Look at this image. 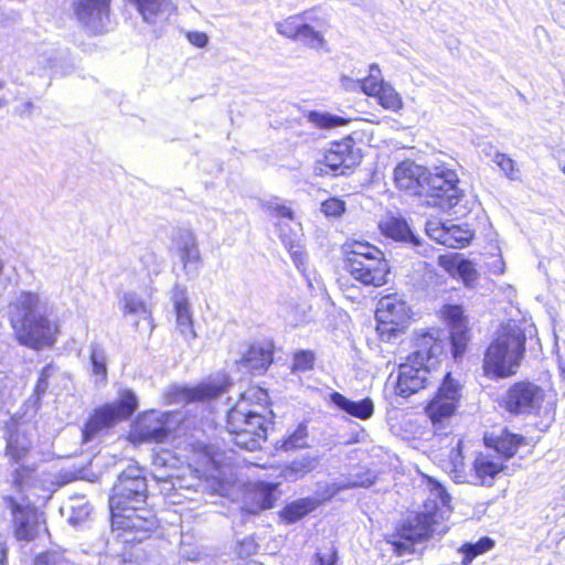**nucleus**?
<instances>
[{"label": "nucleus", "mask_w": 565, "mask_h": 565, "mask_svg": "<svg viewBox=\"0 0 565 565\" xmlns=\"http://www.w3.org/2000/svg\"><path fill=\"white\" fill-rule=\"evenodd\" d=\"M148 482L142 468L127 467L118 475L109 497L113 526L135 533L132 540L146 537L158 524L153 510L148 508Z\"/></svg>", "instance_id": "1"}, {"label": "nucleus", "mask_w": 565, "mask_h": 565, "mask_svg": "<svg viewBox=\"0 0 565 565\" xmlns=\"http://www.w3.org/2000/svg\"><path fill=\"white\" fill-rule=\"evenodd\" d=\"M394 182L399 190L425 196L427 205L443 211L457 206L463 195L455 170L445 167L428 169L412 160H404L395 167Z\"/></svg>", "instance_id": "2"}, {"label": "nucleus", "mask_w": 565, "mask_h": 565, "mask_svg": "<svg viewBox=\"0 0 565 565\" xmlns=\"http://www.w3.org/2000/svg\"><path fill=\"white\" fill-rule=\"evenodd\" d=\"M450 501L451 497L446 489L439 483L434 484L424 503V510L403 521L388 536L387 543L392 544L394 553L398 556L413 554L415 544L428 540L435 525L449 515Z\"/></svg>", "instance_id": "3"}, {"label": "nucleus", "mask_w": 565, "mask_h": 565, "mask_svg": "<svg viewBox=\"0 0 565 565\" xmlns=\"http://www.w3.org/2000/svg\"><path fill=\"white\" fill-rule=\"evenodd\" d=\"M431 330L417 334L415 338V350L407 358V361L399 365L398 375L395 381L394 392L404 398L416 394L425 388L428 383V374L446 355V343Z\"/></svg>", "instance_id": "4"}, {"label": "nucleus", "mask_w": 565, "mask_h": 565, "mask_svg": "<svg viewBox=\"0 0 565 565\" xmlns=\"http://www.w3.org/2000/svg\"><path fill=\"white\" fill-rule=\"evenodd\" d=\"M9 319L18 341L40 349L54 342L55 328L40 308V297L22 291L9 305Z\"/></svg>", "instance_id": "5"}, {"label": "nucleus", "mask_w": 565, "mask_h": 565, "mask_svg": "<svg viewBox=\"0 0 565 565\" xmlns=\"http://www.w3.org/2000/svg\"><path fill=\"white\" fill-rule=\"evenodd\" d=\"M526 335L516 323L501 326L483 355L484 375L492 380L518 373L525 354Z\"/></svg>", "instance_id": "6"}, {"label": "nucleus", "mask_w": 565, "mask_h": 565, "mask_svg": "<svg viewBox=\"0 0 565 565\" xmlns=\"http://www.w3.org/2000/svg\"><path fill=\"white\" fill-rule=\"evenodd\" d=\"M343 249V269L354 280L371 287H381L387 282L390 266L381 249L362 242L347 244Z\"/></svg>", "instance_id": "7"}, {"label": "nucleus", "mask_w": 565, "mask_h": 565, "mask_svg": "<svg viewBox=\"0 0 565 565\" xmlns=\"http://www.w3.org/2000/svg\"><path fill=\"white\" fill-rule=\"evenodd\" d=\"M137 408V395L130 390H124L115 402L106 403L93 411L82 430L83 443L92 441L103 431L128 419Z\"/></svg>", "instance_id": "8"}, {"label": "nucleus", "mask_w": 565, "mask_h": 565, "mask_svg": "<svg viewBox=\"0 0 565 565\" xmlns=\"http://www.w3.org/2000/svg\"><path fill=\"white\" fill-rule=\"evenodd\" d=\"M375 318L380 339L391 342L407 328L411 320V307L403 297L396 294L387 295L380 299Z\"/></svg>", "instance_id": "9"}, {"label": "nucleus", "mask_w": 565, "mask_h": 565, "mask_svg": "<svg viewBox=\"0 0 565 565\" xmlns=\"http://www.w3.org/2000/svg\"><path fill=\"white\" fill-rule=\"evenodd\" d=\"M362 159L360 149L354 148L352 138H347L340 142H333L323 156L313 167V173L318 177L323 175H347L360 164Z\"/></svg>", "instance_id": "10"}, {"label": "nucleus", "mask_w": 565, "mask_h": 565, "mask_svg": "<svg viewBox=\"0 0 565 565\" xmlns=\"http://www.w3.org/2000/svg\"><path fill=\"white\" fill-rule=\"evenodd\" d=\"M461 384L447 372L435 397L426 406V413L435 429H441L444 422L456 412L461 398Z\"/></svg>", "instance_id": "11"}, {"label": "nucleus", "mask_w": 565, "mask_h": 565, "mask_svg": "<svg viewBox=\"0 0 565 565\" xmlns=\"http://www.w3.org/2000/svg\"><path fill=\"white\" fill-rule=\"evenodd\" d=\"M545 399V391L537 384L520 381L509 387L502 397V405L513 415L536 413Z\"/></svg>", "instance_id": "12"}, {"label": "nucleus", "mask_w": 565, "mask_h": 565, "mask_svg": "<svg viewBox=\"0 0 565 565\" xmlns=\"http://www.w3.org/2000/svg\"><path fill=\"white\" fill-rule=\"evenodd\" d=\"M111 0H71L74 18L92 35L108 31Z\"/></svg>", "instance_id": "13"}, {"label": "nucleus", "mask_w": 565, "mask_h": 565, "mask_svg": "<svg viewBox=\"0 0 565 565\" xmlns=\"http://www.w3.org/2000/svg\"><path fill=\"white\" fill-rule=\"evenodd\" d=\"M232 385L228 376L217 374L207 382L200 383L196 386H171L166 393V399L170 404L203 402L216 398L228 390Z\"/></svg>", "instance_id": "14"}, {"label": "nucleus", "mask_w": 565, "mask_h": 565, "mask_svg": "<svg viewBox=\"0 0 565 565\" xmlns=\"http://www.w3.org/2000/svg\"><path fill=\"white\" fill-rule=\"evenodd\" d=\"M172 430V415L170 413L151 411L138 417L132 433L142 443H163Z\"/></svg>", "instance_id": "15"}, {"label": "nucleus", "mask_w": 565, "mask_h": 565, "mask_svg": "<svg viewBox=\"0 0 565 565\" xmlns=\"http://www.w3.org/2000/svg\"><path fill=\"white\" fill-rule=\"evenodd\" d=\"M443 316L449 327V344L454 359L461 358L470 341V329L463 308L460 305H446Z\"/></svg>", "instance_id": "16"}, {"label": "nucleus", "mask_w": 565, "mask_h": 565, "mask_svg": "<svg viewBox=\"0 0 565 565\" xmlns=\"http://www.w3.org/2000/svg\"><path fill=\"white\" fill-rule=\"evenodd\" d=\"M13 516L14 536L18 541H33L40 533L44 520L34 507L22 505L13 498L9 500Z\"/></svg>", "instance_id": "17"}, {"label": "nucleus", "mask_w": 565, "mask_h": 565, "mask_svg": "<svg viewBox=\"0 0 565 565\" xmlns=\"http://www.w3.org/2000/svg\"><path fill=\"white\" fill-rule=\"evenodd\" d=\"M175 248L188 278L198 277L202 267V257L195 235L188 230L180 231L175 238Z\"/></svg>", "instance_id": "18"}, {"label": "nucleus", "mask_w": 565, "mask_h": 565, "mask_svg": "<svg viewBox=\"0 0 565 565\" xmlns=\"http://www.w3.org/2000/svg\"><path fill=\"white\" fill-rule=\"evenodd\" d=\"M4 438L7 440V455L12 461L19 463L31 450L32 440L29 436L26 425L11 418L6 423Z\"/></svg>", "instance_id": "19"}, {"label": "nucleus", "mask_w": 565, "mask_h": 565, "mask_svg": "<svg viewBox=\"0 0 565 565\" xmlns=\"http://www.w3.org/2000/svg\"><path fill=\"white\" fill-rule=\"evenodd\" d=\"M273 424L267 420L265 415L256 408H247L245 403H237L227 413L226 427H242L246 431L268 430V426Z\"/></svg>", "instance_id": "20"}, {"label": "nucleus", "mask_w": 565, "mask_h": 565, "mask_svg": "<svg viewBox=\"0 0 565 565\" xmlns=\"http://www.w3.org/2000/svg\"><path fill=\"white\" fill-rule=\"evenodd\" d=\"M273 353L274 347L271 343H253L241 359L239 366L252 374L262 375L273 363Z\"/></svg>", "instance_id": "21"}, {"label": "nucleus", "mask_w": 565, "mask_h": 565, "mask_svg": "<svg viewBox=\"0 0 565 565\" xmlns=\"http://www.w3.org/2000/svg\"><path fill=\"white\" fill-rule=\"evenodd\" d=\"M149 24H161L169 20L177 7L172 0H128Z\"/></svg>", "instance_id": "22"}, {"label": "nucleus", "mask_w": 565, "mask_h": 565, "mask_svg": "<svg viewBox=\"0 0 565 565\" xmlns=\"http://www.w3.org/2000/svg\"><path fill=\"white\" fill-rule=\"evenodd\" d=\"M380 230L383 235L396 242L405 243L414 248L417 253H422V237L417 235L404 218L390 217L380 223ZM426 252V248L423 249Z\"/></svg>", "instance_id": "23"}, {"label": "nucleus", "mask_w": 565, "mask_h": 565, "mask_svg": "<svg viewBox=\"0 0 565 565\" xmlns=\"http://www.w3.org/2000/svg\"><path fill=\"white\" fill-rule=\"evenodd\" d=\"M321 461V456L303 454L287 462L281 469L279 476L287 482H297L315 471Z\"/></svg>", "instance_id": "24"}, {"label": "nucleus", "mask_w": 565, "mask_h": 565, "mask_svg": "<svg viewBox=\"0 0 565 565\" xmlns=\"http://www.w3.org/2000/svg\"><path fill=\"white\" fill-rule=\"evenodd\" d=\"M277 483L258 482L247 493L246 500L250 501L245 508L250 514H258L263 510L271 509L277 500Z\"/></svg>", "instance_id": "25"}, {"label": "nucleus", "mask_w": 565, "mask_h": 565, "mask_svg": "<svg viewBox=\"0 0 565 565\" xmlns=\"http://www.w3.org/2000/svg\"><path fill=\"white\" fill-rule=\"evenodd\" d=\"M330 402L338 409L361 420L371 418L374 413V403L370 397L351 401L339 392H332L330 394Z\"/></svg>", "instance_id": "26"}, {"label": "nucleus", "mask_w": 565, "mask_h": 565, "mask_svg": "<svg viewBox=\"0 0 565 565\" xmlns=\"http://www.w3.org/2000/svg\"><path fill=\"white\" fill-rule=\"evenodd\" d=\"M447 470L450 478L456 483H469L477 480L472 476V463L467 465L462 455V440L458 439L456 446H454L449 452V461Z\"/></svg>", "instance_id": "27"}, {"label": "nucleus", "mask_w": 565, "mask_h": 565, "mask_svg": "<svg viewBox=\"0 0 565 565\" xmlns=\"http://www.w3.org/2000/svg\"><path fill=\"white\" fill-rule=\"evenodd\" d=\"M503 470L502 463L494 461L489 455L479 454L472 461L473 486H491L494 478Z\"/></svg>", "instance_id": "28"}, {"label": "nucleus", "mask_w": 565, "mask_h": 565, "mask_svg": "<svg viewBox=\"0 0 565 565\" xmlns=\"http://www.w3.org/2000/svg\"><path fill=\"white\" fill-rule=\"evenodd\" d=\"M525 439L523 436L512 434L508 429H502L498 436L484 435V444L489 448H493L505 459L515 455L520 445H523Z\"/></svg>", "instance_id": "29"}, {"label": "nucleus", "mask_w": 565, "mask_h": 565, "mask_svg": "<svg viewBox=\"0 0 565 565\" xmlns=\"http://www.w3.org/2000/svg\"><path fill=\"white\" fill-rule=\"evenodd\" d=\"M231 441L241 449H245L248 451H254L259 449L262 443L267 439L266 430H257L256 431H246V428L242 427H226Z\"/></svg>", "instance_id": "30"}, {"label": "nucleus", "mask_w": 565, "mask_h": 565, "mask_svg": "<svg viewBox=\"0 0 565 565\" xmlns=\"http://www.w3.org/2000/svg\"><path fill=\"white\" fill-rule=\"evenodd\" d=\"M320 501L313 497H306L288 503L281 511L280 516L286 523L291 524L317 509Z\"/></svg>", "instance_id": "31"}, {"label": "nucleus", "mask_w": 565, "mask_h": 565, "mask_svg": "<svg viewBox=\"0 0 565 565\" xmlns=\"http://www.w3.org/2000/svg\"><path fill=\"white\" fill-rule=\"evenodd\" d=\"M472 237L473 233L470 230L452 225L450 227H443L436 239L444 245L460 248L469 244Z\"/></svg>", "instance_id": "32"}, {"label": "nucleus", "mask_w": 565, "mask_h": 565, "mask_svg": "<svg viewBox=\"0 0 565 565\" xmlns=\"http://www.w3.org/2000/svg\"><path fill=\"white\" fill-rule=\"evenodd\" d=\"M89 362L92 366V374L95 376L96 383L105 384L107 382V354L105 349L97 342H92L89 345Z\"/></svg>", "instance_id": "33"}, {"label": "nucleus", "mask_w": 565, "mask_h": 565, "mask_svg": "<svg viewBox=\"0 0 565 565\" xmlns=\"http://www.w3.org/2000/svg\"><path fill=\"white\" fill-rule=\"evenodd\" d=\"M279 237H280L284 246L288 249L295 266L300 271L303 273L306 270V265H307V255L303 252L302 246L300 245V241H299L298 236L296 234L292 236L287 235L281 232L279 234Z\"/></svg>", "instance_id": "34"}, {"label": "nucleus", "mask_w": 565, "mask_h": 565, "mask_svg": "<svg viewBox=\"0 0 565 565\" xmlns=\"http://www.w3.org/2000/svg\"><path fill=\"white\" fill-rule=\"evenodd\" d=\"M377 103L386 110L398 111L403 108V100L396 89L387 82L382 83V87L375 95Z\"/></svg>", "instance_id": "35"}, {"label": "nucleus", "mask_w": 565, "mask_h": 565, "mask_svg": "<svg viewBox=\"0 0 565 565\" xmlns=\"http://www.w3.org/2000/svg\"><path fill=\"white\" fill-rule=\"evenodd\" d=\"M308 426L306 423H300L292 433L286 436L279 446L285 451L300 449L308 447Z\"/></svg>", "instance_id": "36"}, {"label": "nucleus", "mask_w": 565, "mask_h": 565, "mask_svg": "<svg viewBox=\"0 0 565 565\" xmlns=\"http://www.w3.org/2000/svg\"><path fill=\"white\" fill-rule=\"evenodd\" d=\"M360 89L365 95L375 97L382 87V83H385V81L381 77V68L379 64L372 63L370 65L369 75L365 78L360 79Z\"/></svg>", "instance_id": "37"}, {"label": "nucleus", "mask_w": 565, "mask_h": 565, "mask_svg": "<svg viewBox=\"0 0 565 565\" xmlns=\"http://www.w3.org/2000/svg\"><path fill=\"white\" fill-rule=\"evenodd\" d=\"M157 480L160 493L166 498L178 495V490L183 488L182 479L174 475H160L158 471L152 472Z\"/></svg>", "instance_id": "38"}, {"label": "nucleus", "mask_w": 565, "mask_h": 565, "mask_svg": "<svg viewBox=\"0 0 565 565\" xmlns=\"http://www.w3.org/2000/svg\"><path fill=\"white\" fill-rule=\"evenodd\" d=\"M307 119L315 126L322 129L339 127L347 124V119L341 116L332 115L329 113H321L318 110H310L307 114Z\"/></svg>", "instance_id": "39"}, {"label": "nucleus", "mask_w": 565, "mask_h": 565, "mask_svg": "<svg viewBox=\"0 0 565 565\" xmlns=\"http://www.w3.org/2000/svg\"><path fill=\"white\" fill-rule=\"evenodd\" d=\"M177 316V326L180 333L184 337L186 341L194 340L196 338V333L193 329V320L190 308H181L175 310Z\"/></svg>", "instance_id": "40"}, {"label": "nucleus", "mask_w": 565, "mask_h": 565, "mask_svg": "<svg viewBox=\"0 0 565 565\" xmlns=\"http://www.w3.org/2000/svg\"><path fill=\"white\" fill-rule=\"evenodd\" d=\"M121 302H124L126 315H138L145 318L149 316L146 302L136 292H126Z\"/></svg>", "instance_id": "41"}, {"label": "nucleus", "mask_w": 565, "mask_h": 565, "mask_svg": "<svg viewBox=\"0 0 565 565\" xmlns=\"http://www.w3.org/2000/svg\"><path fill=\"white\" fill-rule=\"evenodd\" d=\"M33 565H75L62 551H46L35 556Z\"/></svg>", "instance_id": "42"}, {"label": "nucleus", "mask_w": 565, "mask_h": 565, "mask_svg": "<svg viewBox=\"0 0 565 565\" xmlns=\"http://www.w3.org/2000/svg\"><path fill=\"white\" fill-rule=\"evenodd\" d=\"M375 482V476L371 471L356 473L352 476L347 482L339 483L337 490H347L354 488H369Z\"/></svg>", "instance_id": "43"}, {"label": "nucleus", "mask_w": 565, "mask_h": 565, "mask_svg": "<svg viewBox=\"0 0 565 565\" xmlns=\"http://www.w3.org/2000/svg\"><path fill=\"white\" fill-rule=\"evenodd\" d=\"M299 15H292L275 24L276 31L289 39L296 40L303 23L299 22Z\"/></svg>", "instance_id": "44"}, {"label": "nucleus", "mask_w": 565, "mask_h": 565, "mask_svg": "<svg viewBox=\"0 0 565 565\" xmlns=\"http://www.w3.org/2000/svg\"><path fill=\"white\" fill-rule=\"evenodd\" d=\"M493 162L512 181L520 179V170L515 168V162L505 153L494 152Z\"/></svg>", "instance_id": "45"}, {"label": "nucleus", "mask_w": 565, "mask_h": 565, "mask_svg": "<svg viewBox=\"0 0 565 565\" xmlns=\"http://www.w3.org/2000/svg\"><path fill=\"white\" fill-rule=\"evenodd\" d=\"M296 40L312 49H319L323 44V38L320 32L316 31L311 25L307 23L302 24L299 31V35Z\"/></svg>", "instance_id": "46"}, {"label": "nucleus", "mask_w": 565, "mask_h": 565, "mask_svg": "<svg viewBox=\"0 0 565 565\" xmlns=\"http://www.w3.org/2000/svg\"><path fill=\"white\" fill-rule=\"evenodd\" d=\"M316 355L310 350H299L294 354L292 370L307 372L313 369Z\"/></svg>", "instance_id": "47"}, {"label": "nucleus", "mask_w": 565, "mask_h": 565, "mask_svg": "<svg viewBox=\"0 0 565 565\" xmlns=\"http://www.w3.org/2000/svg\"><path fill=\"white\" fill-rule=\"evenodd\" d=\"M493 544L491 539L482 537L476 544H465L460 552L467 557L468 562H472L476 556L492 548Z\"/></svg>", "instance_id": "48"}, {"label": "nucleus", "mask_w": 565, "mask_h": 565, "mask_svg": "<svg viewBox=\"0 0 565 565\" xmlns=\"http://www.w3.org/2000/svg\"><path fill=\"white\" fill-rule=\"evenodd\" d=\"M248 402L255 403L256 407L265 409L266 405L269 403L267 391L260 387H250L248 391L242 394V401L239 403H245L246 407L248 408Z\"/></svg>", "instance_id": "49"}, {"label": "nucleus", "mask_w": 565, "mask_h": 565, "mask_svg": "<svg viewBox=\"0 0 565 565\" xmlns=\"http://www.w3.org/2000/svg\"><path fill=\"white\" fill-rule=\"evenodd\" d=\"M92 512V507L87 502L78 503L71 507L68 523L75 527L84 525Z\"/></svg>", "instance_id": "50"}, {"label": "nucleus", "mask_w": 565, "mask_h": 565, "mask_svg": "<svg viewBox=\"0 0 565 565\" xmlns=\"http://www.w3.org/2000/svg\"><path fill=\"white\" fill-rule=\"evenodd\" d=\"M34 467L32 466H20L15 468L12 472V482L17 490L22 491L25 486H28L34 476Z\"/></svg>", "instance_id": "51"}, {"label": "nucleus", "mask_w": 565, "mask_h": 565, "mask_svg": "<svg viewBox=\"0 0 565 565\" xmlns=\"http://www.w3.org/2000/svg\"><path fill=\"white\" fill-rule=\"evenodd\" d=\"M56 367L53 364H47L42 369L34 387V395L38 401L47 392L49 379L54 375Z\"/></svg>", "instance_id": "52"}, {"label": "nucleus", "mask_w": 565, "mask_h": 565, "mask_svg": "<svg viewBox=\"0 0 565 565\" xmlns=\"http://www.w3.org/2000/svg\"><path fill=\"white\" fill-rule=\"evenodd\" d=\"M321 212L328 217H340L345 212V202L339 198H330L322 202Z\"/></svg>", "instance_id": "53"}, {"label": "nucleus", "mask_w": 565, "mask_h": 565, "mask_svg": "<svg viewBox=\"0 0 565 565\" xmlns=\"http://www.w3.org/2000/svg\"><path fill=\"white\" fill-rule=\"evenodd\" d=\"M338 550L331 545L322 551H318L315 555V565H337Z\"/></svg>", "instance_id": "54"}, {"label": "nucleus", "mask_w": 565, "mask_h": 565, "mask_svg": "<svg viewBox=\"0 0 565 565\" xmlns=\"http://www.w3.org/2000/svg\"><path fill=\"white\" fill-rule=\"evenodd\" d=\"M457 273L465 280L470 281L476 279L477 273L469 260L461 259L457 264Z\"/></svg>", "instance_id": "55"}, {"label": "nucleus", "mask_w": 565, "mask_h": 565, "mask_svg": "<svg viewBox=\"0 0 565 565\" xmlns=\"http://www.w3.org/2000/svg\"><path fill=\"white\" fill-rule=\"evenodd\" d=\"M172 301L174 306V310L181 309L183 307L190 308L185 290L180 287H175L173 290Z\"/></svg>", "instance_id": "56"}, {"label": "nucleus", "mask_w": 565, "mask_h": 565, "mask_svg": "<svg viewBox=\"0 0 565 565\" xmlns=\"http://www.w3.org/2000/svg\"><path fill=\"white\" fill-rule=\"evenodd\" d=\"M186 39L196 47H205L209 43V36L204 32L190 31L186 33Z\"/></svg>", "instance_id": "57"}, {"label": "nucleus", "mask_w": 565, "mask_h": 565, "mask_svg": "<svg viewBox=\"0 0 565 565\" xmlns=\"http://www.w3.org/2000/svg\"><path fill=\"white\" fill-rule=\"evenodd\" d=\"M170 459L171 454L169 451H162L160 454H157L152 460V472L168 468Z\"/></svg>", "instance_id": "58"}, {"label": "nucleus", "mask_w": 565, "mask_h": 565, "mask_svg": "<svg viewBox=\"0 0 565 565\" xmlns=\"http://www.w3.org/2000/svg\"><path fill=\"white\" fill-rule=\"evenodd\" d=\"M34 110V104L30 100L22 103L21 105H18L14 108V114L18 115L21 118H30Z\"/></svg>", "instance_id": "59"}, {"label": "nucleus", "mask_w": 565, "mask_h": 565, "mask_svg": "<svg viewBox=\"0 0 565 565\" xmlns=\"http://www.w3.org/2000/svg\"><path fill=\"white\" fill-rule=\"evenodd\" d=\"M271 210L277 217L288 218V220H292V217H294V212L291 211V209L287 207L285 205L276 204V205L271 206Z\"/></svg>", "instance_id": "60"}, {"label": "nucleus", "mask_w": 565, "mask_h": 565, "mask_svg": "<svg viewBox=\"0 0 565 565\" xmlns=\"http://www.w3.org/2000/svg\"><path fill=\"white\" fill-rule=\"evenodd\" d=\"M341 84L342 86L345 88V89H349V90H355V89H360V79H353L349 76H342L341 77Z\"/></svg>", "instance_id": "61"}, {"label": "nucleus", "mask_w": 565, "mask_h": 565, "mask_svg": "<svg viewBox=\"0 0 565 565\" xmlns=\"http://www.w3.org/2000/svg\"><path fill=\"white\" fill-rule=\"evenodd\" d=\"M7 86V83L2 79H0V109L6 107L9 103L8 96L4 94V88Z\"/></svg>", "instance_id": "62"}, {"label": "nucleus", "mask_w": 565, "mask_h": 565, "mask_svg": "<svg viewBox=\"0 0 565 565\" xmlns=\"http://www.w3.org/2000/svg\"><path fill=\"white\" fill-rule=\"evenodd\" d=\"M7 561V546L4 542L0 541V565H4Z\"/></svg>", "instance_id": "63"}, {"label": "nucleus", "mask_w": 565, "mask_h": 565, "mask_svg": "<svg viewBox=\"0 0 565 565\" xmlns=\"http://www.w3.org/2000/svg\"><path fill=\"white\" fill-rule=\"evenodd\" d=\"M471 562H468L467 557L463 555L462 565H469Z\"/></svg>", "instance_id": "64"}]
</instances>
